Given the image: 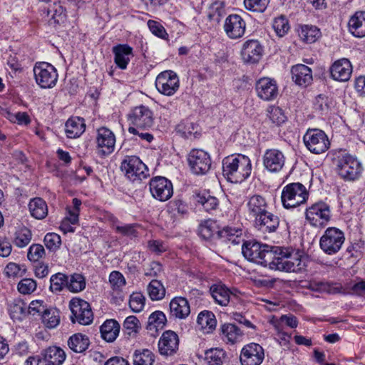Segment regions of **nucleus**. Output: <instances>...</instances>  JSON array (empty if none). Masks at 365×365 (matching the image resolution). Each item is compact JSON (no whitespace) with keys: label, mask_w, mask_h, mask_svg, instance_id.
I'll list each match as a JSON object with an SVG mask.
<instances>
[{"label":"nucleus","mask_w":365,"mask_h":365,"mask_svg":"<svg viewBox=\"0 0 365 365\" xmlns=\"http://www.w3.org/2000/svg\"><path fill=\"white\" fill-rule=\"evenodd\" d=\"M271 269L286 272H302L306 267V257L299 251L275 247Z\"/></svg>","instance_id":"nucleus-1"},{"label":"nucleus","mask_w":365,"mask_h":365,"mask_svg":"<svg viewBox=\"0 0 365 365\" xmlns=\"http://www.w3.org/2000/svg\"><path fill=\"white\" fill-rule=\"evenodd\" d=\"M251 171V161L244 155H232L222 160L223 175L231 182H243L250 175Z\"/></svg>","instance_id":"nucleus-2"},{"label":"nucleus","mask_w":365,"mask_h":365,"mask_svg":"<svg viewBox=\"0 0 365 365\" xmlns=\"http://www.w3.org/2000/svg\"><path fill=\"white\" fill-rule=\"evenodd\" d=\"M274 247L257 242H247L242 247L244 257L250 262L271 268Z\"/></svg>","instance_id":"nucleus-3"},{"label":"nucleus","mask_w":365,"mask_h":365,"mask_svg":"<svg viewBox=\"0 0 365 365\" xmlns=\"http://www.w3.org/2000/svg\"><path fill=\"white\" fill-rule=\"evenodd\" d=\"M336 171L344 180L354 181L361 175L363 167L358 159L349 154H344L336 160Z\"/></svg>","instance_id":"nucleus-4"},{"label":"nucleus","mask_w":365,"mask_h":365,"mask_svg":"<svg viewBox=\"0 0 365 365\" xmlns=\"http://www.w3.org/2000/svg\"><path fill=\"white\" fill-rule=\"evenodd\" d=\"M308 192L304 185L300 182H293L287 185L282 192V202L287 208L296 207L306 202Z\"/></svg>","instance_id":"nucleus-5"},{"label":"nucleus","mask_w":365,"mask_h":365,"mask_svg":"<svg viewBox=\"0 0 365 365\" xmlns=\"http://www.w3.org/2000/svg\"><path fill=\"white\" fill-rule=\"evenodd\" d=\"M345 242V235L339 228L328 227L319 240V247L329 255H334L339 252Z\"/></svg>","instance_id":"nucleus-6"},{"label":"nucleus","mask_w":365,"mask_h":365,"mask_svg":"<svg viewBox=\"0 0 365 365\" xmlns=\"http://www.w3.org/2000/svg\"><path fill=\"white\" fill-rule=\"evenodd\" d=\"M306 148L312 153L322 154L330 147V141L327 135L322 130L309 128L303 136Z\"/></svg>","instance_id":"nucleus-7"},{"label":"nucleus","mask_w":365,"mask_h":365,"mask_svg":"<svg viewBox=\"0 0 365 365\" xmlns=\"http://www.w3.org/2000/svg\"><path fill=\"white\" fill-rule=\"evenodd\" d=\"M34 74L36 83L42 88H51L58 81L56 68L47 62H38L34 67Z\"/></svg>","instance_id":"nucleus-8"},{"label":"nucleus","mask_w":365,"mask_h":365,"mask_svg":"<svg viewBox=\"0 0 365 365\" xmlns=\"http://www.w3.org/2000/svg\"><path fill=\"white\" fill-rule=\"evenodd\" d=\"M126 177L131 181L142 180L149 175L147 166L135 155L126 156L120 166Z\"/></svg>","instance_id":"nucleus-9"},{"label":"nucleus","mask_w":365,"mask_h":365,"mask_svg":"<svg viewBox=\"0 0 365 365\" xmlns=\"http://www.w3.org/2000/svg\"><path fill=\"white\" fill-rule=\"evenodd\" d=\"M72 313L71 321L82 325H88L93 322V315L90 304L79 298H73L69 303Z\"/></svg>","instance_id":"nucleus-10"},{"label":"nucleus","mask_w":365,"mask_h":365,"mask_svg":"<svg viewBox=\"0 0 365 365\" xmlns=\"http://www.w3.org/2000/svg\"><path fill=\"white\" fill-rule=\"evenodd\" d=\"M180 82L178 75L173 71L161 72L156 78L155 87L162 94L168 96L174 95L178 90Z\"/></svg>","instance_id":"nucleus-11"},{"label":"nucleus","mask_w":365,"mask_h":365,"mask_svg":"<svg viewBox=\"0 0 365 365\" xmlns=\"http://www.w3.org/2000/svg\"><path fill=\"white\" fill-rule=\"evenodd\" d=\"M128 120L132 127L148 130L154 123L153 113L148 107L141 105L130 111Z\"/></svg>","instance_id":"nucleus-12"},{"label":"nucleus","mask_w":365,"mask_h":365,"mask_svg":"<svg viewBox=\"0 0 365 365\" xmlns=\"http://www.w3.org/2000/svg\"><path fill=\"white\" fill-rule=\"evenodd\" d=\"M189 165L193 173L196 175H205L211 168V159L210 155L203 150H192L187 158Z\"/></svg>","instance_id":"nucleus-13"},{"label":"nucleus","mask_w":365,"mask_h":365,"mask_svg":"<svg viewBox=\"0 0 365 365\" xmlns=\"http://www.w3.org/2000/svg\"><path fill=\"white\" fill-rule=\"evenodd\" d=\"M150 191L152 196L159 201L169 200L173 194L171 181L161 176L153 178L149 183Z\"/></svg>","instance_id":"nucleus-14"},{"label":"nucleus","mask_w":365,"mask_h":365,"mask_svg":"<svg viewBox=\"0 0 365 365\" xmlns=\"http://www.w3.org/2000/svg\"><path fill=\"white\" fill-rule=\"evenodd\" d=\"M330 217L329 206L323 202L312 205L306 211V218L313 226H322L330 220Z\"/></svg>","instance_id":"nucleus-15"},{"label":"nucleus","mask_w":365,"mask_h":365,"mask_svg":"<svg viewBox=\"0 0 365 365\" xmlns=\"http://www.w3.org/2000/svg\"><path fill=\"white\" fill-rule=\"evenodd\" d=\"M264 358L263 348L258 344L250 343L242 349L240 359L242 365H260Z\"/></svg>","instance_id":"nucleus-16"},{"label":"nucleus","mask_w":365,"mask_h":365,"mask_svg":"<svg viewBox=\"0 0 365 365\" xmlns=\"http://www.w3.org/2000/svg\"><path fill=\"white\" fill-rule=\"evenodd\" d=\"M285 159L281 150L275 148L267 149L262 156L263 165L267 171L277 173L282 170Z\"/></svg>","instance_id":"nucleus-17"},{"label":"nucleus","mask_w":365,"mask_h":365,"mask_svg":"<svg viewBox=\"0 0 365 365\" xmlns=\"http://www.w3.org/2000/svg\"><path fill=\"white\" fill-rule=\"evenodd\" d=\"M96 143L98 153L109 155L114 151L115 136L110 129L101 127L97 130Z\"/></svg>","instance_id":"nucleus-18"},{"label":"nucleus","mask_w":365,"mask_h":365,"mask_svg":"<svg viewBox=\"0 0 365 365\" xmlns=\"http://www.w3.org/2000/svg\"><path fill=\"white\" fill-rule=\"evenodd\" d=\"M246 24L238 14L229 15L224 23V30L227 36L232 39L241 38L245 32Z\"/></svg>","instance_id":"nucleus-19"},{"label":"nucleus","mask_w":365,"mask_h":365,"mask_svg":"<svg viewBox=\"0 0 365 365\" xmlns=\"http://www.w3.org/2000/svg\"><path fill=\"white\" fill-rule=\"evenodd\" d=\"M352 73V66L347 58L335 61L330 67L331 77L337 81L346 82Z\"/></svg>","instance_id":"nucleus-20"},{"label":"nucleus","mask_w":365,"mask_h":365,"mask_svg":"<svg viewBox=\"0 0 365 365\" xmlns=\"http://www.w3.org/2000/svg\"><path fill=\"white\" fill-rule=\"evenodd\" d=\"M255 227L262 232H274L279 225V218L269 211H266L254 220Z\"/></svg>","instance_id":"nucleus-21"},{"label":"nucleus","mask_w":365,"mask_h":365,"mask_svg":"<svg viewBox=\"0 0 365 365\" xmlns=\"http://www.w3.org/2000/svg\"><path fill=\"white\" fill-rule=\"evenodd\" d=\"M257 96L264 101H272L278 95V88L275 81L269 78H260L256 84Z\"/></svg>","instance_id":"nucleus-22"},{"label":"nucleus","mask_w":365,"mask_h":365,"mask_svg":"<svg viewBox=\"0 0 365 365\" xmlns=\"http://www.w3.org/2000/svg\"><path fill=\"white\" fill-rule=\"evenodd\" d=\"M262 47L257 40L247 41L242 49V58L246 63H257L262 56Z\"/></svg>","instance_id":"nucleus-23"},{"label":"nucleus","mask_w":365,"mask_h":365,"mask_svg":"<svg viewBox=\"0 0 365 365\" xmlns=\"http://www.w3.org/2000/svg\"><path fill=\"white\" fill-rule=\"evenodd\" d=\"M178 335L173 331H166L159 340V351L163 355H171L178 350Z\"/></svg>","instance_id":"nucleus-24"},{"label":"nucleus","mask_w":365,"mask_h":365,"mask_svg":"<svg viewBox=\"0 0 365 365\" xmlns=\"http://www.w3.org/2000/svg\"><path fill=\"white\" fill-rule=\"evenodd\" d=\"M248 215L255 220L268 210V203L264 197L254 195L250 197L246 203Z\"/></svg>","instance_id":"nucleus-25"},{"label":"nucleus","mask_w":365,"mask_h":365,"mask_svg":"<svg viewBox=\"0 0 365 365\" xmlns=\"http://www.w3.org/2000/svg\"><path fill=\"white\" fill-rule=\"evenodd\" d=\"M292 78L299 86H307L312 80V71L306 65L297 64L291 69Z\"/></svg>","instance_id":"nucleus-26"},{"label":"nucleus","mask_w":365,"mask_h":365,"mask_svg":"<svg viewBox=\"0 0 365 365\" xmlns=\"http://www.w3.org/2000/svg\"><path fill=\"white\" fill-rule=\"evenodd\" d=\"M114 61L118 68L125 69L133 54V48L127 44H118L112 48Z\"/></svg>","instance_id":"nucleus-27"},{"label":"nucleus","mask_w":365,"mask_h":365,"mask_svg":"<svg viewBox=\"0 0 365 365\" xmlns=\"http://www.w3.org/2000/svg\"><path fill=\"white\" fill-rule=\"evenodd\" d=\"M170 312L176 318L185 319L190 313L187 300L181 297L173 298L170 303Z\"/></svg>","instance_id":"nucleus-28"},{"label":"nucleus","mask_w":365,"mask_h":365,"mask_svg":"<svg viewBox=\"0 0 365 365\" xmlns=\"http://www.w3.org/2000/svg\"><path fill=\"white\" fill-rule=\"evenodd\" d=\"M349 30L350 33L357 37L365 36V11L356 12L349 21Z\"/></svg>","instance_id":"nucleus-29"},{"label":"nucleus","mask_w":365,"mask_h":365,"mask_svg":"<svg viewBox=\"0 0 365 365\" xmlns=\"http://www.w3.org/2000/svg\"><path fill=\"white\" fill-rule=\"evenodd\" d=\"M85 129V120L80 117L70 118L65 124V132L69 138H78L84 133Z\"/></svg>","instance_id":"nucleus-30"},{"label":"nucleus","mask_w":365,"mask_h":365,"mask_svg":"<svg viewBox=\"0 0 365 365\" xmlns=\"http://www.w3.org/2000/svg\"><path fill=\"white\" fill-rule=\"evenodd\" d=\"M43 361L48 365H61L66 359L65 351L57 346H50L43 353Z\"/></svg>","instance_id":"nucleus-31"},{"label":"nucleus","mask_w":365,"mask_h":365,"mask_svg":"<svg viewBox=\"0 0 365 365\" xmlns=\"http://www.w3.org/2000/svg\"><path fill=\"white\" fill-rule=\"evenodd\" d=\"M120 325L114 319L106 320L101 327V334L102 338L108 341L113 342L119 334Z\"/></svg>","instance_id":"nucleus-32"},{"label":"nucleus","mask_w":365,"mask_h":365,"mask_svg":"<svg viewBox=\"0 0 365 365\" xmlns=\"http://www.w3.org/2000/svg\"><path fill=\"white\" fill-rule=\"evenodd\" d=\"M215 302L221 306H227L230 300V289L224 284H213L210 289Z\"/></svg>","instance_id":"nucleus-33"},{"label":"nucleus","mask_w":365,"mask_h":365,"mask_svg":"<svg viewBox=\"0 0 365 365\" xmlns=\"http://www.w3.org/2000/svg\"><path fill=\"white\" fill-rule=\"evenodd\" d=\"M90 344V341L86 335L77 333L69 337L68 340V346L76 353H83Z\"/></svg>","instance_id":"nucleus-34"},{"label":"nucleus","mask_w":365,"mask_h":365,"mask_svg":"<svg viewBox=\"0 0 365 365\" xmlns=\"http://www.w3.org/2000/svg\"><path fill=\"white\" fill-rule=\"evenodd\" d=\"M219 231L217 222L211 219L202 221L198 228L200 236L205 240H210L214 237L218 238Z\"/></svg>","instance_id":"nucleus-35"},{"label":"nucleus","mask_w":365,"mask_h":365,"mask_svg":"<svg viewBox=\"0 0 365 365\" xmlns=\"http://www.w3.org/2000/svg\"><path fill=\"white\" fill-rule=\"evenodd\" d=\"M29 211L31 215L38 220L45 218L48 215V206L41 197H36L29 202Z\"/></svg>","instance_id":"nucleus-36"},{"label":"nucleus","mask_w":365,"mask_h":365,"mask_svg":"<svg viewBox=\"0 0 365 365\" xmlns=\"http://www.w3.org/2000/svg\"><path fill=\"white\" fill-rule=\"evenodd\" d=\"M198 326L206 333H210L215 329L217 320L214 314L210 311L201 312L197 319Z\"/></svg>","instance_id":"nucleus-37"},{"label":"nucleus","mask_w":365,"mask_h":365,"mask_svg":"<svg viewBox=\"0 0 365 365\" xmlns=\"http://www.w3.org/2000/svg\"><path fill=\"white\" fill-rule=\"evenodd\" d=\"M242 235V230L240 227L226 226L218 232V238L232 244H239Z\"/></svg>","instance_id":"nucleus-38"},{"label":"nucleus","mask_w":365,"mask_h":365,"mask_svg":"<svg viewBox=\"0 0 365 365\" xmlns=\"http://www.w3.org/2000/svg\"><path fill=\"white\" fill-rule=\"evenodd\" d=\"M300 38L307 43H312L321 36L320 30L315 26H302L298 31Z\"/></svg>","instance_id":"nucleus-39"},{"label":"nucleus","mask_w":365,"mask_h":365,"mask_svg":"<svg viewBox=\"0 0 365 365\" xmlns=\"http://www.w3.org/2000/svg\"><path fill=\"white\" fill-rule=\"evenodd\" d=\"M176 131L183 138H195L198 131V126L195 123L185 120L177 125Z\"/></svg>","instance_id":"nucleus-40"},{"label":"nucleus","mask_w":365,"mask_h":365,"mask_svg":"<svg viewBox=\"0 0 365 365\" xmlns=\"http://www.w3.org/2000/svg\"><path fill=\"white\" fill-rule=\"evenodd\" d=\"M9 314L14 320H21L27 314V304L21 299H16L9 304Z\"/></svg>","instance_id":"nucleus-41"},{"label":"nucleus","mask_w":365,"mask_h":365,"mask_svg":"<svg viewBox=\"0 0 365 365\" xmlns=\"http://www.w3.org/2000/svg\"><path fill=\"white\" fill-rule=\"evenodd\" d=\"M196 197L197 203L201 205L207 212L215 210L218 207L219 200L209 192L200 193Z\"/></svg>","instance_id":"nucleus-42"},{"label":"nucleus","mask_w":365,"mask_h":365,"mask_svg":"<svg viewBox=\"0 0 365 365\" xmlns=\"http://www.w3.org/2000/svg\"><path fill=\"white\" fill-rule=\"evenodd\" d=\"M41 318L46 327L53 329L60 323L59 310L53 307L47 308Z\"/></svg>","instance_id":"nucleus-43"},{"label":"nucleus","mask_w":365,"mask_h":365,"mask_svg":"<svg viewBox=\"0 0 365 365\" xmlns=\"http://www.w3.org/2000/svg\"><path fill=\"white\" fill-rule=\"evenodd\" d=\"M85 277L81 274L74 273L68 277L67 289L73 293L81 292L86 288Z\"/></svg>","instance_id":"nucleus-44"},{"label":"nucleus","mask_w":365,"mask_h":365,"mask_svg":"<svg viewBox=\"0 0 365 365\" xmlns=\"http://www.w3.org/2000/svg\"><path fill=\"white\" fill-rule=\"evenodd\" d=\"M155 356L148 349L137 350L133 354V365H153Z\"/></svg>","instance_id":"nucleus-45"},{"label":"nucleus","mask_w":365,"mask_h":365,"mask_svg":"<svg viewBox=\"0 0 365 365\" xmlns=\"http://www.w3.org/2000/svg\"><path fill=\"white\" fill-rule=\"evenodd\" d=\"M147 291L152 300H160L165 294V289L163 284L156 279L152 280L149 283Z\"/></svg>","instance_id":"nucleus-46"},{"label":"nucleus","mask_w":365,"mask_h":365,"mask_svg":"<svg viewBox=\"0 0 365 365\" xmlns=\"http://www.w3.org/2000/svg\"><path fill=\"white\" fill-rule=\"evenodd\" d=\"M68 276L63 273L58 272L50 278V290L52 292H58L67 288Z\"/></svg>","instance_id":"nucleus-47"},{"label":"nucleus","mask_w":365,"mask_h":365,"mask_svg":"<svg viewBox=\"0 0 365 365\" xmlns=\"http://www.w3.org/2000/svg\"><path fill=\"white\" fill-rule=\"evenodd\" d=\"M225 356V351L220 349H211L205 353V359L210 365H222Z\"/></svg>","instance_id":"nucleus-48"},{"label":"nucleus","mask_w":365,"mask_h":365,"mask_svg":"<svg viewBox=\"0 0 365 365\" xmlns=\"http://www.w3.org/2000/svg\"><path fill=\"white\" fill-rule=\"evenodd\" d=\"M222 332L227 341L231 343L236 342L242 336V331L236 325L225 324L222 327Z\"/></svg>","instance_id":"nucleus-49"},{"label":"nucleus","mask_w":365,"mask_h":365,"mask_svg":"<svg viewBox=\"0 0 365 365\" xmlns=\"http://www.w3.org/2000/svg\"><path fill=\"white\" fill-rule=\"evenodd\" d=\"M272 27L279 37H283L289 30L288 20L284 16L275 18L273 21Z\"/></svg>","instance_id":"nucleus-50"},{"label":"nucleus","mask_w":365,"mask_h":365,"mask_svg":"<svg viewBox=\"0 0 365 365\" xmlns=\"http://www.w3.org/2000/svg\"><path fill=\"white\" fill-rule=\"evenodd\" d=\"M145 298L140 292H133L130 296L129 306L133 312H141L145 306Z\"/></svg>","instance_id":"nucleus-51"},{"label":"nucleus","mask_w":365,"mask_h":365,"mask_svg":"<svg viewBox=\"0 0 365 365\" xmlns=\"http://www.w3.org/2000/svg\"><path fill=\"white\" fill-rule=\"evenodd\" d=\"M269 4V0H244L246 9L257 13L264 12Z\"/></svg>","instance_id":"nucleus-52"},{"label":"nucleus","mask_w":365,"mask_h":365,"mask_svg":"<svg viewBox=\"0 0 365 365\" xmlns=\"http://www.w3.org/2000/svg\"><path fill=\"white\" fill-rule=\"evenodd\" d=\"M224 12L225 9L222 4L215 2L209 7L207 16L210 21L219 23Z\"/></svg>","instance_id":"nucleus-53"},{"label":"nucleus","mask_w":365,"mask_h":365,"mask_svg":"<svg viewBox=\"0 0 365 365\" xmlns=\"http://www.w3.org/2000/svg\"><path fill=\"white\" fill-rule=\"evenodd\" d=\"M31 232L26 228H21L16 232L14 244L19 247H26L31 240Z\"/></svg>","instance_id":"nucleus-54"},{"label":"nucleus","mask_w":365,"mask_h":365,"mask_svg":"<svg viewBox=\"0 0 365 365\" xmlns=\"http://www.w3.org/2000/svg\"><path fill=\"white\" fill-rule=\"evenodd\" d=\"M268 118L274 124L279 125L284 123L286 116L283 110L278 106H270L268 110Z\"/></svg>","instance_id":"nucleus-55"},{"label":"nucleus","mask_w":365,"mask_h":365,"mask_svg":"<svg viewBox=\"0 0 365 365\" xmlns=\"http://www.w3.org/2000/svg\"><path fill=\"white\" fill-rule=\"evenodd\" d=\"M45 246L51 251L57 250L61 245V239L60 235L56 233H47L43 239Z\"/></svg>","instance_id":"nucleus-56"},{"label":"nucleus","mask_w":365,"mask_h":365,"mask_svg":"<svg viewBox=\"0 0 365 365\" xmlns=\"http://www.w3.org/2000/svg\"><path fill=\"white\" fill-rule=\"evenodd\" d=\"M166 317L163 312L156 311L152 313L148 318L149 326L158 329H162L165 324Z\"/></svg>","instance_id":"nucleus-57"},{"label":"nucleus","mask_w":365,"mask_h":365,"mask_svg":"<svg viewBox=\"0 0 365 365\" xmlns=\"http://www.w3.org/2000/svg\"><path fill=\"white\" fill-rule=\"evenodd\" d=\"M144 274L146 277H158L163 273L162 264L155 261H153L144 266Z\"/></svg>","instance_id":"nucleus-58"},{"label":"nucleus","mask_w":365,"mask_h":365,"mask_svg":"<svg viewBox=\"0 0 365 365\" xmlns=\"http://www.w3.org/2000/svg\"><path fill=\"white\" fill-rule=\"evenodd\" d=\"M36 289V282L30 278L21 279L18 284V290L23 294H30Z\"/></svg>","instance_id":"nucleus-59"},{"label":"nucleus","mask_w":365,"mask_h":365,"mask_svg":"<svg viewBox=\"0 0 365 365\" xmlns=\"http://www.w3.org/2000/svg\"><path fill=\"white\" fill-rule=\"evenodd\" d=\"M45 254V250L41 245L34 244L29 249L27 257L30 261L38 262Z\"/></svg>","instance_id":"nucleus-60"},{"label":"nucleus","mask_w":365,"mask_h":365,"mask_svg":"<svg viewBox=\"0 0 365 365\" xmlns=\"http://www.w3.org/2000/svg\"><path fill=\"white\" fill-rule=\"evenodd\" d=\"M148 26L150 32L155 36L165 39L168 36L164 26L158 21L154 20H149L148 21Z\"/></svg>","instance_id":"nucleus-61"},{"label":"nucleus","mask_w":365,"mask_h":365,"mask_svg":"<svg viewBox=\"0 0 365 365\" xmlns=\"http://www.w3.org/2000/svg\"><path fill=\"white\" fill-rule=\"evenodd\" d=\"M136 227V224L117 225L115 226V231L119 234L133 239L138 237V231L135 229Z\"/></svg>","instance_id":"nucleus-62"},{"label":"nucleus","mask_w":365,"mask_h":365,"mask_svg":"<svg viewBox=\"0 0 365 365\" xmlns=\"http://www.w3.org/2000/svg\"><path fill=\"white\" fill-rule=\"evenodd\" d=\"M140 327V322L135 316H129L124 321L123 328L128 335L136 333Z\"/></svg>","instance_id":"nucleus-63"},{"label":"nucleus","mask_w":365,"mask_h":365,"mask_svg":"<svg viewBox=\"0 0 365 365\" xmlns=\"http://www.w3.org/2000/svg\"><path fill=\"white\" fill-rule=\"evenodd\" d=\"M147 247L150 252L158 255L165 252L168 249L166 244L159 240H149Z\"/></svg>","instance_id":"nucleus-64"}]
</instances>
